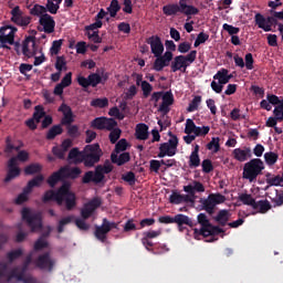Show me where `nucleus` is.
Instances as JSON below:
<instances>
[{
  "mask_svg": "<svg viewBox=\"0 0 283 283\" xmlns=\"http://www.w3.org/2000/svg\"><path fill=\"white\" fill-rule=\"evenodd\" d=\"M116 125H118L116 119L107 117H96L91 122V127H93V129H107V132H112Z\"/></svg>",
  "mask_w": 283,
  "mask_h": 283,
  "instance_id": "10",
  "label": "nucleus"
},
{
  "mask_svg": "<svg viewBox=\"0 0 283 283\" xmlns=\"http://www.w3.org/2000/svg\"><path fill=\"white\" fill-rule=\"evenodd\" d=\"M43 180H45V177L43 175H38L33 179L29 181L30 186L34 187H40L43 184Z\"/></svg>",
  "mask_w": 283,
  "mask_h": 283,
  "instance_id": "63",
  "label": "nucleus"
},
{
  "mask_svg": "<svg viewBox=\"0 0 283 283\" xmlns=\"http://www.w3.org/2000/svg\"><path fill=\"white\" fill-rule=\"evenodd\" d=\"M146 43L150 45V51L154 56H161L163 52H165V44H163V40H160L158 35L148 38Z\"/></svg>",
  "mask_w": 283,
  "mask_h": 283,
  "instance_id": "14",
  "label": "nucleus"
},
{
  "mask_svg": "<svg viewBox=\"0 0 283 283\" xmlns=\"http://www.w3.org/2000/svg\"><path fill=\"white\" fill-rule=\"evenodd\" d=\"M201 167L203 174H211V171H213V163H211V159H203Z\"/></svg>",
  "mask_w": 283,
  "mask_h": 283,
  "instance_id": "57",
  "label": "nucleus"
},
{
  "mask_svg": "<svg viewBox=\"0 0 283 283\" xmlns=\"http://www.w3.org/2000/svg\"><path fill=\"white\" fill-rule=\"evenodd\" d=\"M63 134V127L61 124L52 126L46 133V140H54L56 136H61Z\"/></svg>",
  "mask_w": 283,
  "mask_h": 283,
  "instance_id": "31",
  "label": "nucleus"
},
{
  "mask_svg": "<svg viewBox=\"0 0 283 283\" xmlns=\"http://www.w3.org/2000/svg\"><path fill=\"white\" fill-rule=\"evenodd\" d=\"M22 220H25L31 231H41L43 229V219L40 212H32L28 208H23Z\"/></svg>",
  "mask_w": 283,
  "mask_h": 283,
  "instance_id": "7",
  "label": "nucleus"
},
{
  "mask_svg": "<svg viewBox=\"0 0 283 283\" xmlns=\"http://www.w3.org/2000/svg\"><path fill=\"white\" fill-rule=\"evenodd\" d=\"M198 223L201 226L200 235L205 233L211 227V222L206 213H199L197 217Z\"/></svg>",
  "mask_w": 283,
  "mask_h": 283,
  "instance_id": "29",
  "label": "nucleus"
},
{
  "mask_svg": "<svg viewBox=\"0 0 283 283\" xmlns=\"http://www.w3.org/2000/svg\"><path fill=\"white\" fill-rule=\"evenodd\" d=\"M163 231L160 230H150V231H145L143 232L144 238L147 240H154V238H158L161 235Z\"/></svg>",
  "mask_w": 283,
  "mask_h": 283,
  "instance_id": "60",
  "label": "nucleus"
},
{
  "mask_svg": "<svg viewBox=\"0 0 283 283\" xmlns=\"http://www.w3.org/2000/svg\"><path fill=\"white\" fill-rule=\"evenodd\" d=\"M252 209L254 211H258V213H268L269 211H271L272 206H271V202H269V200L264 199V200L254 201Z\"/></svg>",
  "mask_w": 283,
  "mask_h": 283,
  "instance_id": "24",
  "label": "nucleus"
},
{
  "mask_svg": "<svg viewBox=\"0 0 283 283\" xmlns=\"http://www.w3.org/2000/svg\"><path fill=\"white\" fill-rule=\"evenodd\" d=\"M188 165L190 169H197V167L200 165V155H196L193 153L190 154Z\"/></svg>",
  "mask_w": 283,
  "mask_h": 283,
  "instance_id": "51",
  "label": "nucleus"
},
{
  "mask_svg": "<svg viewBox=\"0 0 283 283\" xmlns=\"http://www.w3.org/2000/svg\"><path fill=\"white\" fill-rule=\"evenodd\" d=\"M91 182H93V185H101L104 182L96 170H88L82 177V185H90Z\"/></svg>",
  "mask_w": 283,
  "mask_h": 283,
  "instance_id": "18",
  "label": "nucleus"
},
{
  "mask_svg": "<svg viewBox=\"0 0 283 283\" xmlns=\"http://www.w3.org/2000/svg\"><path fill=\"white\" fill-rule=\"evenodd\" d=\"M107 12L112 19H116L118 12H120V3L118 0H112L109 7L107 8Z\"/></svg>",
  "mask_w": 283,
  "mask_h": 283,
  "instance_id": "38",
  "label": "nucleus"
},
{
  "mask_svg": "<svg viewBox=\"0 0 283 283\" xmlns=\"http://www.w3.org/2000/svg\"><path fill=\"white\" fill-rule=\"evenodd\" d=\"M109 105V99L107 97L104 98H94L91 101V107H98L99 109H104Z\"/></svg>",
  "mask_w": 283,
  "mask_h": 283,
  "instance_id": "42",
  "label": "nucleus"
},
{
  "mask_svg": "<svg viewBox=\"0 0 283 283\" xmlns=\"http://www.w3.org/2000/svg\"><path fill=\"white\" fill-rule=\"evenodd\" d=\"M223 30L230 34V36H235V34L240 33V28L233 27L231 24L224 23Z\"/></svg>",
  "mask_w": 283,
  "mask_h": 283,
  "instance_id": "58",
  "label": "nucleus"
},
{
  "mask_svg": "<svg viewBox=\"0 0 283 283\" xmlns=\"http://www.w3.org/2000/svg\"><path fill=\"white\" fill-rule=\"evenodd\" d=\"M127 139L123 138L117 142L115 145V154H120V151H126L127 150Z\"/></svg>",
  "mask_w": 283,
  "mask_h": 283,
  "instance_id": "55",
  "label": "nucleus"
},
{
  "mask_svg": "<svg viewBox=\"0 0 283 283\" xmlns=\"http://www.w3.org/2000/svg\"><path fill=\"white\" fill-rule=\"evenodd\" d=\"M30 14L32 17H39V19H41L43 14H48V8L41 4H34L33 8L30 9Z\"/></svg>",
  "mask_w": 283,
  "mask_h": 283,
  "instance_id": "35",
  "label": "nucleus"
},
{
  "mask_svg": "<svg viewBox=\"0 0 283 283\" xmlns=\"http://www.w3.org/2000/svg\"><path fill=\"white\" fill-rule=\"evenodd\" d=\"M273 114H274V118H276L279 123H282V120H283V107L280 106V105L275 106L274 111H273Z\"/></svg>",
  "mask_w": 283,
  "mask_h": 283,
  "instance_id": "64",
  "label": "nucleus"
},
{
  "mask_svg": "<svg viewBox=\"0 0 283 283\" xmlns=\"http://www.w3.org/2000/svg\"><path fill=\"white\" fill-rule=\"evenodd\" d=\"M201 103H202V96L196 95L192 98V101L189 103L187 112H196L198 109V107H200Z\"/></svg>",
  "mask_w": 283,
  "mask_h": 283,
  "instance_id": "47",
  "label": "nucleus"
},
{
  "mask_svg": "<svg viewBox=\"0 0 283 283\" xmlns=\"http://www.w3.org/2000/svg\"><path fill=\"white\" fill-rule=\"evenodd\" d=\"M122 180L128 182V185L133 187V185H136V174H134V171H128L126 175L122 176Z\"/></svg>",
  "mask_w": 283,
  "mask_h": 283,
  "instance_id": "54",
  "label": "nucleus"
},
{
  "mask_svg": "<svg viewBox=\"0 0 283 283\" xmlns=\"http://www.w3.org/2000/svg\"><path fill=\"white\" fill-rule=\"evenodd\" d=\"M57 112H61L63 114V117L61 119V125H71L74 123V113L72 112V107H70L67 104L63 103Z\"/></svg>",
  "mask_w": 283,
  "mask_h": 283,
  "instance_id": "16",
  "label": "nucleus"
},
{
  "mask_svg": "<svg viewBox=\"0 0 283 283\" xmlns=\"http://www.w3.org/2000/svg\"><path fill=\"white\" fill-rule=\"evenodd\" d=\"M198 59V51L192 50L187 55H177L172 59L170 63L171 72H182V74L187 73V67L191 65V63L196 62Z\"/></svg>",
  "mask_w": 283,
  "mask_h": 283,
  "instance_id": "5",
  "label": "nucleus"
},
{
  "mask_svg": "<svg viewBox=\"0 0 283 283\" xmlns=\"http://www.w3.org/2000/svg\"><path fill=\"white\" fill-rule=\"evenodd\" d=\"M175 224H177L179 231H185V224L187 227H195L193 220L182 213L175 216Z\"/></svg>",
  "mask_w": 283,
  "mask_h": 283,
  "instance_id": "19",
  "label": "nucleus"
},
{
  "mask_svg": "<svg viewBox=\"0 0 283 283\" xmlns=\"http://www.w3.org/2000/svg\"><path fill=\"white\" fill-rule=\"evenodd\" d=\"M101 205H103V201H101L99 198H93L81 209V218H83V220H90V218L94 216V211H96Z\"/></svg>",
  "mask_w": 283,
  "mask_h": 283,
  "instance_id": "12",
  "label": "nucleus"
},
{
  "mask_svg": "<svg viewBox=\"0 0 283 283\" xmlns=\"http://www.w3.org/2000/svg\"><path fill=\"white\" fill-rule=\"evenodd\" d=\"M21 255H23V250L17 249V250L9 252L7 254V258H8L9 262H12L13 260H19V258H21Z\"/></svg>",
  "mask_w": 283,
  "mask_h": 283,
  "instance_id": "59",
  "label": "nucleus"
},
{
  "mask_svg": "<svg viewBox=\"0 0 283 283\" xmlns=\"http://www.w3.org/2000/svg\"><path fill=\"white\" fill-rule=\"evenodd\" d=\"M33 255H34V252H30L27 255L22 266L21 268H15V269H18V273H27L28 272V269H29L30 264H32Z\"/></svg>",
  "mask_w": 283,
  "mask_h": 283,
  "instance_id": "44",
  "label": "nucleus"
},
{
  "mask_svg": "<svg viewBox=\"0 0 283 283\" xmlns=\"http://www.w3.org/2000/svg\"><path fill=\"white\" fill-rule=\"evenodd\" d=\"M45 116V108L42 105H36L34 107V112L32 115V119L35 120V123H41V119Z\"/></svg>",
  "mask_w": 283,
  "mask_h": 283,
  "instance_id": "39",
  "label": "nucleus"
},
{
  "mask_svg": "<svg viewBox=\"0 0 283 283\" xmlns=\"http://www.w3.org/2000/svg\"><path fill=\"white\" fill-rule=\"evenodd\" d=\"M265 178H266L265 182L270 187H280V185H282V176H280V175L273 176V175H271V172H268L265 175Z\"/></svg>",
  "mask_w": 283,
  "mask_h": 283,
  "instance_id": "32",
  "label": "nucleus"
},
{
  "mask_svg": "<svg viewBox=\"0 0 283 283\" xmlns=\"http://www.w3.org/2000/svg\"><path fill=\"white\" fill-rule=\"evenodd\" d=\"M19 176H21V168L17 164V157H11L8 161V172L4 182H10L14 178H19Z\"/></svg>",
  "mask_w": 283,
  "mask_h": 283,
  "instance_id": "15",
  "label": "nucleus"
},
{
  "mask_svg": "<svg viewBox=\"0 0 283 283\" xmlns=\"http://www.w3.org/2000/svg\"><path fill=\"white\" fill-rule=\"evenodd\" d=\"M197 127L198 126H196V123H193V119L188 118L186 120L185 134L187 135L196 134Z\"/></svg>",
  "mask_w": 283,
  "mask_h": 283,
  "instance_id": "52",
  "label": "nucleus"
},
{
  "mask_svg": "<svg viewBox=\"0 0 283 283\" xmlns=\"http://www.w3.org/2000/svg\"><path fill=\"white\" fill-rule=\"evenodd\" d=\"M67 160L74 163V165H78L83 163V151L78 150V148H72L69 153Z\"/></svg>",
  "mask_w": 283,
  "mask_h": 283,
  "instance_id": "28",
  "label": "nucleus"
},
{
  "mask_svg": "<svg viewBox=\"0 0 283 283\" xmlns=\"http://www.w3.org/2000/svg\"><path fill=\"white\" fill-rule=\"evenodd\" d=\"M46 12H50V14H56L59 12V4H54L53 0H48L46 2Z\"/></svg>",
  "mask_w": 283,
  "mask_h": 283,
  "instance_id": "61",
  "label": "nucleus"
},
{
  "mask_svg": "<svg viewBox=\"0 0 283 283\" xmlns=\"http://www.w3.org/2000/svg\"><path fill=\"white\" fill-rule=\"evenodd\" d=\"M207 149L213 150L214 154H218V151H220V137H212L207 144Z\"/></svg>",
  "mask_w": 283,
  "mask_h": 283,
  "instance_id": "46",
  "label": "nucleus"
},
{
  "mask_svg": "<svg viewBox=\"0 0 283 283\" xmlns=\"http://www.w3.org/2000/svg\"><path fill=\"white\" fill-rule=\"evenodd\" d=\"M49 243L45 241V239L40 238L35 241L33 245L34 251H43V249H48Z\"/></svg>",
  "mask_w": 283,
  "mask_h": 283,
  "instance_id": "56",
  "label": "nucleus"
},
{
  "mask_svg": "<svg viewBox=\"0 0 283 283\" xmlns=\"http://www.w3.org/2000/svg\"><path fill=\"white\" fill-rule=\"evenodd\" d=\"M83 170L78 167L62 166L59 170L54 171L46 180L48 185L54 189L59 182L62 186L57 189V205L65 207L66 211L76 209V193L72 189V182L67 180H76L81 177Z\"/></svg>",
  "mask_w": 283,
  "mask_h": 283,
  "instance_id": "1",
  "label": "nucleus"
},
{
  "mask_svg": "<svg viewBox=\"0 0 283 283\" xmlns=\"http://www.w3.org/2000/svg\"><path fill=\"white\" fill-rule=\"evenodd\" d=\"M220 233H224V230L218 226L210 224L207 230L201 234L203 238H209V235H220Z\"/></svg>",
  "mask_w": 283,
  "mask_h": 283,
  "instance_id": "37",
  "label": "nucleus"
},
{
  "mask_svg": "<svg viewBox=\"0 0 283 283\" xmlns=\"http://www.w3.org/2000/svg\"><path fill=\"white\" fill-rule=\"evenodd\" d=\"M239 202H242V205H245L247 207H252L255 205V199L252 195L249 193H240L239 195Z\"/></svg>",
  "mask_w": 283,
  "mask_h": 283,
  "instance_id": "41",
  "label": "nucleus"
},
{
  "mask_svg": "<svg viewBox=\"0 0 283 283\" xmlns=\"http://www.w3.org/2000/svg\"><path fill=\"white\" fill-rule=\"evenodd\" d=\"M279 158H280V155H277L274 151H269V153L264 154V160H265L266 165H269V166L275 165V163H277Z\"/></svg>",
  "mask_w": 283,
  "mask_h": 283,
  "instance_id": "45",
  "label": "nucleus"
},
{
  "mask_svg": "<svg viewBox=\"0 0 283 283\" xmlns=\"http://www.w3.org/2000/svg\"><path fill=\"white\" fill-rule=\"evenodd\" d=\"M135 138L137 140H147V138H149V126L145 123L137 124L135 128Z\"/></svg>",
  "mask_w": 283,
  "mask_h": 283,
  "instance_id": "22",
  "label": "nucleus"
},
{
  "mask_svg": "<svg viewBox=\"0 0 283 283\" xmlns=\"http://www.w3.org/2000/svg\"><path fill=\"white\" fill-rule=\"evenodd\" d=\"M230 218L231 214L229 213V210L223 209L218 212L213 220L217 221L220 227H227V224H229Z\"/></svg>",
  "mask_w": 283,
  "mask_h": 283,
  "instance_id": "26",
  "label": "nucleus"
},
{
  "mask_svg": "<svg viewBox=\"0 0 283 283\" xmlns=\"http://www.w3.org/2000/svg\"><path fill=\"white\" fill-rule=\"evenodd\" d=\"M22 54L32 59L36 54V38L34 35H29L22 43Z\"/></svg>",
  "mask_w": 283,
  "mask_h": 283,
  "instance_id": "13",
  "label": "nucleus"
},
{
  "mask_svg": "<svg viewBox=\"0 0 283 283\" xmlns=\"http://www.w3.org/2000/svg\"><path fill=\"white\" fill-rule=\"evenodd\" d=\"M168 136L170 139L168 140V145L172 151H177L178 149V136L174 135V133L169 132Z\"/></svg>",
  "mask_w": 283,
  "mask_h": 283,
  "instance_id": "53",
  "label": "nucleus"
},
{
  "mask_svg": "<svg viewBox=\"0 0 283 283\" xmlns=\"http://www.w3.org/2000/svg\"><path fill=\"white\" fill-rule=\"evenodd\" d=\"M129 160H132L129 153H122L119 156L116 153L111 154V161L113 165H117V167H123V165H126Z\"/></svg>",
  "mask_w": 283,
  "mask_h": 283,
  "instance_id": "21",
  "label": "nucleus"
},
{
  "mask_svg": "<svg viewBox=\"0 0 283 283\" xmlns=\"http://www.w3.org/2000/svg\"><path fill=\"white\" fill-rule=\"evenodd\" d=\"M224 200H227V197H224V195L211 193L208 196L207 199H201L200 203H201L202 210L207 211V213L211 216L212 213H216V206L222 205Z\"/></svg>",
  "mask_w": 283,
  "mask_h": 283,
  "instance_id": "8",
  "label": "nucleus"
},
{
  "mask_svg": "<svg viewBox=\"0 0 283 283\" xmlns=\"http://www.w3.org/2000/svg\"><path fill=\"white\" fill-rule=\"evenodd\" d=\"M163 12L166 17H176L178 12L186 17L199 14L200 10L191 4H186L185 0L178 3H169L163 7Z\"/></svg>",
  "mask_w": 283,
  "mask_h": 283,
  "instance_id": "3",
  "label": "nucleus"
},
{
  "mask_svg": "<svg viewBox=\"0 0 283 283\" xmlns=\"http://www.w3.org/2000/svg\"><path fill=\"white\" fill-rule=\"evenodd\" d=\"M43 171V166L39 163H33L24 168L25 176H34V174H41Z\"/></svg>",
  "mask_w": 283,
  "mask_h": 283,
  "instance_id": "30",
  "label": "nucleus"
},
{
  "mask_svg": "<svg viewBox=\"0 0 283 283\" xmlns=\"http://www.w3.org/2000/svg\"><path fill=\"white\" fill-rule=\"evenodd\" d=\"M254 23L258 25V28H260V30L271 32V24H266V18L262 15V13H256L254 15Z\"/></svg>",
  "mask_w": 283,
  "mask_h": 283,
  "instance_id": "27",
  "label": "nucleus"
},
{
  "mask_svg": "<svg viewBox=\"0 0 283 283\" xmlns=\"http://www.w3.org/2000/svg\"><path fill=\"white\" fill-rule=\"evenodd\" d=\"M232 156L234 160H238L239 163H247L249 158H253V153L251 151V147H244L242 148H235L232 151Z\"/></svg>",
  "mask_w": 283,
  "mask_h": 283,
  "instance_id": "17",
  "label": "nucleus"
},
{
  "mask_svg": "<svg viewBox=\"0 0 283 283\" xmlns=\"http://www.w3.org/2000/svg\"><path fill=\"white\" fill-rule=\"evenodd\" d=\"M95 171L97 172V176L102 179V182H105V174H112L114 171V166H112V163L106 159L104 165H97L95 167Z\"/></svg>",
  "mask_w": 283,
  "mask_h": 283,
  "instance_id": "20",
  "label": "nucleus"
},
{
  "mask_svg": "<svg viewBox=\"0 0 283 283\" xmlns=\"http://www.w3.org/2000/svg\"><path fill=\"white\" fill-rule=\"evenodd\" d=\"M88 83L91 87H96L103 83V77L98 73H91L88 75Z\"/></svg>",
  "mask_w": 283,
  "mask_h": 283,
  "instance_id": "43",
  "label": "nucleus"
},
{
  "mask_svg": "<svg viewBox=\"0 0 283 283\" xmlns=\"http://www.w3.org/2000/svg\"><path fill=\"white\" fill-rule=\"evenodd\" d=\"M11 21L20 28H28L29 23H32V18L30 15H20L18 18L11 19Z\"/></svg>",
  "mask_w": 283,
  "mask_h": 283,
  "instance_id": "34",
  "label": "nucleus"
},
{
  "mask_svg": "<svg viewBox=\"0 0 283 283\" xmlns=\"http://www.w3.org/2000/svg\"><path fill=\"white\" fill-rule=\"evenodd\" d=\"M161 98L164 104L169 106L174 105V93H171V91H167Z\"/></svg>",
  "mask_w": 283,
  "mask_h": 283,
  "instance_id": "62",
  "label": "nucleus"
},
{
  "mask_svg": "<svg viewBox=\"0 0 283 283\" xmlns=\"http://www.w3.org/2000/svg\"><path fill=\"white\" fill-rule=\"evenodd\" d=\"M120 134H123V130H120V128H113L111 130L108 138L112 145H116V143H118V138H120Z\"/></svg>",
  "mask_w": 283,
  "mask_h": 283,
  "instance_id": "50",
  "label": "nucleus"
},
{
  "mask_svg": "<svg viewBox=\"0 0 283 283\" xmlns=\"http://www.w3.org/2000/svg\"><path fill=\"white\" fill-rule=\"evenodd\" d=\"M155 61L153 64V70H155V72H163V70H165V61H163V55L159 56H155Z\"/></svg>",
  "mask_w": 283,
  "mask_h": 283,
  "instance_id": "49",
  "label": "nucleus"
},
{
  "mask_svg": "<svg viewBox=\"0 0 283 283\" xmlns=\"http://www.w3.org/2000/svg\"><path fill=\"white\" fill-rule=\"evenodd\" d=\"M39 32H44L45 34H52L54 33V30L56 28V21H54V18L50 15L49 13L43 14L39 19Z\"/></svg>",
  "mask_w": 283,
  "mask_h": 283,
  "instance_id": "11",
  "label": "nucleus"
},
{
  "mask_svg": "<svg viewBox=\"0 0 283 283\" xmlns=\"http://www.w3.org/2000/svg\"><path fill=\"white\" fill-rule=\"evenodd\" d=\"M52 200H54L59 205V190L57 191L48 190L44 192L42 197V202H44L45 205L48 202H52Z\"/></svg>",
  "mask_w": 283,
  "mask_h": 283,
  "instance_id": "33",
  "label": "nucleus"
},
{
  "mask_svg": "<svg viewBox=\"0 0 283 283\" xmlns=\"http://www.w3.org/2000/svg\"><path fill=\"white\" fill-rule=\"evenodd\" d=\"M262 171H264V161L260 158H253L244 164L243 178L249 182H255L258 176H262Z\"/></svg>",
  "mask_w": 283,
  "mask_h": 283,
  "instance_id": "6",
  "label": "nucleus"
},
{
  "mask_svg": "<svg viewBox=\"0 0 283 283\" xmlns=\"http://www.w3.org/2000/svg\"><path fill=\"white\" fill-rule=\"evenodd\" d=\"M142 244L143 247H145V249H147L154 255H158L160 253H167V251H169V249L165 244L159 247V249H161L163 251H155L154 249L150 248V247H154V242H151V240L145 237L142 238Z\"/></svg>",
  "mask_w": 283,
  "mask_h": 283,
  "instance_id": "23",
  "label": "nucleus"
},
{
  "mask_svg": "<svg viewBox=\"0 0 283 283\" xmlns=\"http://www.w3.org/2000/svg\"><path fill=\"white\" fill-rule=\"evenodd\" d=\"M33 264H35L36 269H40V271H48L49 273H52V271H54L56 260L52 258L50 252H44L33 261Z\"/></svg>",
  "mask_w": 283,
  "mask_h": 283,
  "instance_id": "9",
  "label": "nucleus"
},
{
  "mask_svg": "<svg viewBox=\"0 0 283 283\" xmlns=\"http://www.w3.org/2000/svg\"><path fill=\"white\" fill-rule=\"evenodd\" d=\"M109 233V226H106L103 221L102 226L95 227V238L101 242L107 240V234Z\"/></svg>",
  "mask_w": 283,
  "mask_h": 283,
  "instance_id": "25",
  "label": "nucleus"
},
{
  "mask_svg": "<svg viewBox=\"0 0 283 283\" xmlns=\"http://www.w3.org/2000/svg\"><path fill=\"white\" fill-rule=\"evenodd\" d=\"M140 86H142L144 98H149V96L151 95V92H154V86H151V84H149V82L147 81H143Z\"/></svg>",
  "mask_w": 283,
  "mask_h": 283,
  "instance_id": "48",
  "label": "nucleus"
},
{
  "mask_svg": "<svg viewBox=\"0 0 283 283\" xmlns=\"http://www.w3.org/2000/svg\"><path fill=\"white\" fill-rule=\"evenodd\" d=\"M227 74H229V70L221 69L217 72L216 75H213L214 81H219L221 85H227L229 83V80L227 77Z\"/></svg>",
  "mask_w": 283,
  "mask_h": 283,
  "instance_id": "36",
  "label": "nucleus"
},
{
  "mask_svg": "<svg viewBox=\"0 0 283 283\" xmlns=\"http://www.w3.org/2000/svg\"><path fill=\"white\" fill-rule=\"evenodd\" d=\"M23 283H38L36 279L32 276L25 277V273H19V268L10 271L8 263H0V283H10L12 279Z\"/></svg>",
  "mask_w": 283,
  "mask_h": 283,
  "instance_id": "2",
  "label": "nucleus"
},
{
  "mask_svg": "<svg viewBox=\"0 0 283 283\" xmlns=\"http://www.w3.org/2000/svg\"><path fill=\"white\" fill-rule=\"evenodd\" d=\"M103 157V149H101V145L98 143L86 145L83 149V158L82 163L84 167L88 169L101 163V158Z\"/></svg>",
  "mask_w": 283,
  "mask_h": 283,
  "instance_id": "4",
  "label": "nucleus"
},
{
  "mask_svg": "<svg viewBox=\"0 0 283 283\" xmlns=\"http://www.w3.org/2000/svg\"><path fill=\"white\" fill-rule=\"evenodd\" d=\"M73 221L74 216H67L62 218L57 223V233H63V231H65V227H67V224H72Z\"/></svg>",
  "mask_w": 283,
  "mask_h": 283,
  "instance_id": "40",
  "label": "nucleus"
}]
</instances>
